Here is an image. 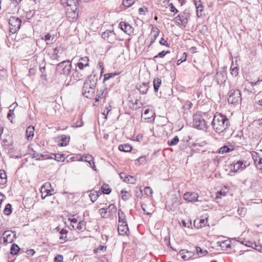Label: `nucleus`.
I'll return each mask as SVG.
<instances>
[{
	"mask_svg": "<svg viewBox=\"0 0 262 262\" xmlns=\"http://www.w3.org/2000/svg\"><path fill=\"white\" fill-rule=\"evenodd\" d=\"M211 126L216 133L224 135L229 128L230 122L226 116L216 114L211 122Z\"/></svg>",
	"mask_w": 262,
	"mask_h": 262,
	"instance_id": "1",
	"label": "nucleus"
},
{
	"mask_svg": "<svg viewBox=\"0 0 262 262\" xmlns=\"http://www.w3.org/2000/svg\"><path fill=\"white\" fill-rule=\"evenodd\" d=\"M72 64L69 60H64L59 63L56 67V71L60 74L69 75L71 71Z\"/></svg>",
	"mask_w": 262,
	"mask_h": 262,
	"instance_id": "2",
	"label": "nucleus"
},
{
	"mask_svg": "<svg viewBox=\"0 0 262 262\" xmlns=\"http://www.w3.org/2000/svg\"><path fill=\"white\" fill-rule=\"evenodd\" d=\"M193 125L194 127L200 130H205L207 128L206 122L201 114H196L193 115Z\"/></svg>",
	"mask_w": 262,
	"mask_h": 262,
	"instance_id": "3",
	"label": "nucleus"
},
{
	"mask_svg": "<svg viewBox=\"0 0 262 262\" xmlns=\"http://www.w3.org/2000/svg\"><path fill=\"white\" fill-rule=\"evenodd\" d=\"M242 101L241 94L239 90H231L228 93V102L229 103L237 104Z\"/></svg>",
	"mask_w": 262,
	"mask_h": 262,
	"instance_id": "4",
	"label": "nucleus"
},
{
	"mask_svg": "<svg viewBox=\"0 0 262 262\" xmlns=\"http://www.w3.org/2000/svg\"><path fill=\"white\" fill-rule=\"evenodd\" d=\"M10 31L12 33H15L21 27V20L15 16H11L9 21Z\"/></svg>",
	"mask_w": 262,
	"mask_h": 262,
	"instance_id": "5",
	"label": "nucleus"
},
{
	"mask_svg": "<svg viewBox=\"0 0 262 262\" xmlns=\"http://www.w3.org/2000/svg\"><path fill=\"white\" fill-rule=\"evenodd\" d=\"M101 37L111 43H114L117 40V36L114 31L107 30L102 33Z\"/></svg>",
	"mask_w": 262,
	"mask_h": 262,
	"instance_id": "6",
	"label": "nucleus"
},
{
	"mask_svg": "<svg viewBox=\"0 0 262 262\" xmlns=\"http://www.w3.org/2000/svg\"><path fill=\"white\" fill-rule=\"evenodd\" d=\"M16 238V233L15 232L10 230H7L3 232L1 239L3 240L4 243H11Z\"/></svg>",
	"mask_w": 262,
	"mask_h": 262,
	"instance_id": "7",
	"label": "nucleus"
},
{
	"mask_svg": "<svg viewBox=\"0 0 262 262\" xmlns=\"http://www.w3.org/2000/svg\"><path fill=\"white\" fill-rule=\"evenodd\" d=\"M88 83H84L82 88V95L87 98H91L94 94L95 89L92 88Z\"/></svg>",
	"mask_w": 262,
	"mask_h": 262,
	"instance_id": "8",
	"label": "nucleus"
},
{
	"mask_svg": "<svg viewBox=\"0 0 262 262\" xmlns=\"http://www.w3.org/2000/svg\"><path fill=\"white\" fill-rule=\"evenodd\" d=\"M78 9L67 8L66 15L68 20L71 22L76 21L78 16V12L77 11Z\"/></svg>",
	"mask_w": 262,
	"mask_h": 262,
	"instance_id": "9",
	"label": "nucleus"
},
{
	"mask_svg": "<svg viewBox=\"0 0 262 262\" xmlns=\"http://www.w3.org/2000/svg\"><path fill=\"white\" fill-rule=\"evenodd\" d=\"M199 195L195 192H188L184 193L183 195L184 199L188 202H195L198 201Z\"/></svg>",
	"mask_w": 262,
	"mask_h": 262,
	"instance_id": "10",
	"label": "nucleus"
},
{
	"mask_svg": "<svg viewBox=\"0 0 262 262\" xmlns=\"http://www.w3.org/2000/svg\"><path fill=\"white\" fill-rule=\"evenodd\" d=\"M87 75L85 70L76 69L73 73V77L76 80H79L83 79Z\"/></svg>",
	"mask_w": 262,
	"mask_h": 262,
	"instance_id": "11",
	"label": "nucleus"
},
{
	"mask_svg": "<svg viewBox=\"0 0 262 262\" xmlns=\"http://www.w3.org/2000/svg\"><path fill=\"white\" fill-rule=\"evenodd\" d=\"M119 26L121 29L127 34L130 35L133 33L134 29L128 24L124 21H121Z\"/></svg>",
	"mask_w": 262,
	"mask_h": 262,
	"instance_id": "12",
	"label": "nucleus"
},
{
	"mask_svg": "<svg viewBox=\"0 0 262 262\" xmlns=\"http://www.w3.org/2000/svg\"><path fill=\"white\" fill-rule=\"evenodd\" d=\"M33 158H35L36 160L40 161L47 159H52L53 157L47 154H39L36 151H33L31 154Z\"/></svg>",
	"mask_w": 262,
	"mask_h": 262,
	"instance_id": "13",
	"label": "nucleus"
},
{
	"mask_svg": "<svg viewBox=\"0 0 262 262\" xmlns=\"http://www.w3.org/2000/svg\"><path fill=\"white\" fill-rule=\"evenodd\" d=\"M196 9V15L200 17L204 15V6L200 0H193Z\"/></svg>",
	"mask_w": 262,
	"mask_h": 262,
	"instance_id": "14",
	"label": "nucleus"
},
{
	"mask_svg": "<svg viewBox=\"0 0 262 262\" xmlns=\"http://www.w3.org/2000/svg\"><path fill=\"white\" fill-rule=\"evenodd\" d=\"M61 2L63 4H66L65 6L66 9L69 7L75 9H78L79 4L77 0H62Z\"/></svg>",
	"mask_w": 262,
	"mask_h": 262,
	"instance_id": "15",
	"label": "nucleus"
},
{
	"mask_svg": "<svg viewBox=\"0 0 262 262\" xmlns=\"http://www.w3.org/2000/svg\"><path fill=\"white\" fill-rule=\"evenodd\" d=\"M179 254L181 257L185 260H188L192 257L194 254L192 251H188L186 249H182L179 251Z\"/></svg>",
	"mask_w": 262,
	"mask_h": 262,
	"instance_id": "16",
	"label": "nucleus"
},
{
	"mask_svg": "<svg viewBox=\"0 0 262 262\" xmlns=\"http://www.w3.org/2000/svg\"><path fill=\"white\" fill-rule=\"evenodd\" d=\"M246 167V166L244 164L242 161H238L233 164L232 167L231 168V170L233 172H236L239 169H244Z\"/></svg>",
	"mask_w": 262,
	"mask_h": 262,
	"instance_id": "17",
	"label": "nucleus"
},
{
	"mask_svg": "<svg viewBox=\"0 0 262 262\" xmlns=\"http://www.w3.org/2000/svg\"><path fill=\"white\" fill-rule=\"evenodd\" d=\"M136 88L139 90L141 94H145L149 89L148 83L143 82L142 84H138L136 85Z\"/></svg>",
	"mask_w": 262,
	"mask_h": 262,
	"instance_id": "18",
	"label": "nucleus"
},
{
	"mask_svg": "<svg viewBox=\"0 0 262 262\" xmlns=\"http://www.w3.org/2000/svg\"><path fill=\"white\" fill-rule=\"evenodd\" d=\"M118 231L119 234L122 235H127L129 231L127 224H120L118 225Z\"/></svg>",
	"mask_w": 262,
	"mask_h": 262,
	"instance_id": "19",
	"label": "nucleus"
},
{
	"mask_svg": "<svg viewBox=\"0 0 262 262\" xmlns=\"http://www.w3.org/2000/svg\"><path fill=\"white\" fill-rule=\"evenodd\" d=\"M160 33V30L156 27H152V30L150 33L151 38L150 45H152L156 40L157 37L158 36Z\"/></svg>",
	"mask_w": 262,
	"mask_h": 262,
	"instance_id": "20",
	"label": "nucleus"
},
{
	"mask_svg": "<svg viewBox=\"0 0 262 262\" xmlns=\"http://www.w3.org/2000/svg\"><path fill=\"white\" fill-rule=\"evenodd\" d=\"M97 81V78L95 75H90L88 77V79L84 82V83H88L89 85L92 88L95 89Z\"/></svg>",
	"mask_w": 262,
	"mask_h": 262,
	"instance_id": "21",
	"label": "nucleus"
},
{
	"mask_svg": "<svg viewBox=\"0 0 262 262\" xmlns=\"http://www.w3.org/2000/svg\"><path fill=\"white\" fill-rule=\"evenodd\" d=\"M43 39L46 42V44L48 45H51L56 41L55 35L50 33H48L45 35Z\"/></svg>",
	"mask_w": 262,
	"mask_h": 262,
	"instance_id": "22",
	"label": "nucleus"
},
{
	"mask_svg": "<svg viewBox=\"0 0 262 262\" xmlns=\"http://www.w3.org/2000/svg\"><path fill=\"white\" fill-rule=\"evenodd\" d=\"M207 223V218L206 219H198L194 221V225L197 228H201L205 227Z\"/></svg>",
	"mask_w": 262,
	"mask_h": 262,
	"instance_id": "23",
	"label": "nucleus"
},
{
	"mask_svg": "<svg viewBox=\"0 0 262 262\" xmlns=\"http://www.w3.org/2000/svg\"><path fill=\"white\" fill-rule=\"evenodd\" d=\"M61 143H59L58 145L60 146H65L67 145L70 141V136L65 135H62L60 137Z\"/></svg>",
	"mask_w": 262,
	"mask_h": 262,
	"instance_id": "24",
	"label": "nucleus"
},
{
	"mask_svg": "<svg viewBox=\"0 0 262 262\" xmlns=\"http://www.w3.org/2000/svg\"><path fill=\"white\" fill-rule=\"evenodd\" d=\"M107 215L108 217L113 216L117 212V208L115 205L110 204L107 207Z\"/></svg>",
	"mask_w": 262,
	"mask_h": 262,
	"instance_id": "25",
	"label": "nucleus"
},
{
	"mask_svg": "<svg viewBox=\"0 0 262 262\" xmlns=\"http://www.w3.org/2000/svg\"><path fill=\"white\" fill-rule=\"evenodd\" d=\"M119 223L120 224H127L125 213L121 209L118 210Z\"/></svg>",
	"mask_w": 262,
	"mask_h": 262,
	"instance_id": "26",
	"label": "nucleus"
},
{
	"mask_svg": "<svg viewBox=\"0 0 262 262\" xmlns=\"http://www.w3.org/2000/svg\"><path fill=\"white\" fill-rule=\"evenodd\" d=\"M34 128L33 126H29L26 129V134L28 140L32 139L34 136Z\"/></svg>",
	"mask_w": 262,
	"mask_h": 262,
	"instance_id": "27",
	"label": "nucleus"
},
{
	"mask_svg": "<svg viewBox=\"0 0 262 262\" xmlns=\"http://www.w3.org/2000/svg\"><path fill=\"white\" fill-rule=\"evenodd\" d=\"M76 229L79 231H84L86 229V222L84 220L79 221L76 227Z\"/></svg>",
	"mask_w": 262,
	"mask_h": 262,
	"instance_id": "28",
	"label": "nucleus"
},
{
	"mask_svg": "<svg viewBox=\"0 0 262 262\" xmlns=\"http://www.w3.org/2000/svg\"><path fill=\"white\" fill-rule=\"evenodd\" d=\"M118 149L121 151L129 152L131 151L132 147L129 144H125L120 145L118 147Z\"/></svg>",
	"mask_w": 262,
	"mask_h": 262,
	"instance_id": "29",
	"label": "nucleus"
},
{
	"mask_svg": "<svg viewBox=\"0 0 262 262\" xmlns=\"http://www.w3.org/2000/svg\"><path fill=\"white\" fill-rule=\"evenodd\" d=\"M161 84V80L159 78H156L154 79L153 85L154 88V91L155 92H157L159 90V88Z\"/></svg>",
	"mask_w": 262,
	"mask_h": 262,
	"instance_id": "30",
	"label": "nucleus"
},
{
	"mask_svg": "<svg viewBox=\"0 0 262 262\" xmlns=\"http://www.w3.org/2000/svg\"><path fill=\"white\" fill-rule=\"evenodd\" d=\"M195 249L197 254L200 257L205 256L208 253V251L206 250H203L200 247L196 246L195 247Z\"/></svg>",
	"mask_w": 262,
	"mask_h": 262,
	"instance_id": "31",
	"label": "nucleus"
},
{
	"mask_svg": "<svg viewBox=\"0 0 262 262\" xmlns=\"http://www.w3.org/2000/svg\"><path fill=\"white\" fill-rule=\"evenodd\" d=\"M84 162H92V163H93V166H92V168L93 170H96V166L95 165V163L94 162V158L93 157L91 156V155H84Z\"/></svg>",
	"mask_w": 262,
	"mask_h": 262,
	"instance_id": "32",
	"label": "nucleus"
},
{
	"mask_svg": "<svg viewBox=\"0 0 262 262\" xmlns=\"http://www.w3.org/2000/svg\"><path fill=\"white\" fill-rule=\"evenodd\" d=\"M7 182V176L4 170H0V184L4 185Z\"/></svg>",
	"mask_w": 262,
	"mask_h": 262,
	"instance_id": "33",
	"label": "nucleus"
},
{
	"mask_svg": "<svg viewBox=\"0 0 262 262\" xmlns=\"http://www.w3.org/2000/svg\"><path fill=\"white\" fill-rule=\"evenodd\" d=\"M20 249V248L17 245L13 244L11 247L10 253L13 255L17 254L19 251Z\"/></svg>",
	"mask_w": 262,
	"mask_h": 262,
	"instance_id": "34",
	"label": "nucleus"
},
{
	"mask_svg": "<svg viewBox=\"0 0 262 262\" xmlns=\"http://www.w3.org/2000/svg\"><path fill=\"white\" fill-rule=\"evenodd\" d=\"M68 231L66 229H62L60 230L59 233L61 234V236L59 237V239L60 240H63L64 242L67 241V234Z\"/></svg>",
	"mask_w": 262,
	"mask_h": 262,
	"instance_id": "35",
	"label": "nucleus"
},
{
	"mask_svg": "<svg viewBox=\"0 0 262 262\" xmlns=\"http://www.w3.org/2000/svg\"><path fill=\"white\" fill-rule=\"evenodd\" d=\"M102 192L106 194H108L111 192L112 189L108 184H103L101 187Z\"/></svg>",
	"mask_w": 262,
	"mask_h": 262,
	"instance_id": "36",
	"label": "nucleus"
},
{
	"mask_svg": "<svg viewBox=\"0 0 262 262\" xmlns=\"http://www.w3.org/2000/svg\"><path fill=\"white\" fill-rule=\"evenodd\" d=\"M99 195V193L96 191H94L93 192L91 191V193L89 194V196L92 202H95L98 199Z\"/></svg>",
	"mask_w": 262,
	"mask_h": 262,
	"instance_id": "37",
	"label": "nucleus"
},
{
	"mask_svg": "<svg viewBox=\"0 0 262 262\" xmlns=\"http://www.w3.org/2000/svg\"><path fill=\"white\" fill-rule=\"evenodd\" d=\"M11 205L7 204L5 207L4 213L6 215H9L12 213Z\"/></svg>",
	"mask_w": 262,
	"mask_h": 262,
	"instance_id": "38",
	"label": "nucleus"
},
{
	"mask_svg": "<svg viewBox=\"0 0 262 262\" xmlns=\"http://www.w3.org/2000/svg\"><path fill=\"white\" fill-rule=\"evenodd\" d=\"M54 159L58 162H63L65 160L64 155L60 154H55L54 155Z\"/></svg>",
	"mask_w": 262,
	"mask_h": 262,
	"instance_id": "39",
	"label": "nucleus"
},
{
	"mask_svg": "<svg viewBox=\"0 0 262 262\" xmlns=\"http://www.w3.org/2000/svg\"><path fill=\"white\" fill-rule=\"evenodd\" d=\"M99 212L101 215V217L103 218H107L108 217L107 215V208H101L99 210Z\"/></svg>",
	"mask_w": 262,
	"mask_h": 262,
	"instance_id": "40",
	"label": "nucleus"
},
{
	"mask_svg": "<svg viewBox=\"0 0 262 262\" xmlns=\"http://www.w3.org/2000/svg\"><path fill=\"white\" fill-rule=\"evenodd\" d=\"M232 150V149H230L228 146L225 145L219 149V152L220 154H224L225 153L228 152Z\"/></svg>",
	"mask_w": 262,
	"mask_h": 262,
	"instance_id": "41",
	"label": "nucleus"
},
{
	"mask_svg": "<svg viewBox=\"0 0 262 262\" xmlns=\"http://www.w3.org/2000/svg\"><path fill=\"white\" fill-rule=\"evenodd\" d=\"M179 141L178 136H175L171 140L168 141L167 144L169 146H174L177 144Z\"/></svg>",
	"mask_w": 262,
	"mask_h": 262,
	"instance_id": "42",
	"label": "nucleus"
},
{
	"mask_svg": "<svg viewBox=\"0 0 262 262\" xmlns=\"http://www.w3.org/2000/svg\"><path fill=\"white\" fill-rule=\"evenodd\" d=\"M178 15L179 16L180 19H181L182 24L184 26L186 25L188 23V19H187V16L185 15V14L181 13V14H179Z\"/></svg>",
	"mask_w": 262,
	"mask_h": 262,
	"instance_id": "43",
	"label": "nucleus"
},
{
	"mask_svg": "<svg viewBox=\"0 0 262 262\" xmlns=\"http://www.w3.org/2000/svg\"><path fill=\"white\" fill-rule=\"evenodd\" d=\"M220 246H221L222 248L224 250L228 249V248H230V242L228 240H226L225 241H223L220 244Z\"/></svg>",
	"mask_w": 262,
	"mask_h": 262,
	"instance_id": "44",
	"label": "nucleus"
},
{
	"mask_svg": "<svg viewBox=\"0 0 262 262\" xmlns=\"http://www.w3.org/2000/svg\"><path fill=\"white\" fill-rule=\"evenodd\" d=\"M89 64H87V63H83V62H78L76 64V69H80V70H85V68L89 67Z\"/></svg>",
	"mask_w": 262,
	"mask_h": 262,
	"instance_id": "45",
	"label": "nucleus"
},
{
	"mask_svg": "<svg viewBox=\"0 0 262 262\" xmlns=\"http://www.w3.org/2000/svg\"><path fill=\"white\" fill-rule=\"evenodd\" d=\"M118 74V73H111L105 74L104 75L103 82L106 81V80H108L110 78L114 77L115 76L117 75Z\"/></svg>",
	"mask_w": 262,
	"mask_h": 262,
	"instance_id": "46",
	"label": "nucleus"
},
{
	"mask_svg": "<svg viewBox=\"0 0 262 262\" xmlns=\"http://www.w3.org/2000/svg\"><path fill=\"white\" fill-rule=\"evenodd\" d=\"M231 74L233 76H236L238 74V69L236 67H233L230 68Z\"/></svg>",
	"mask_w": 262,
	"mask_h": 262,
	"instance_id": "47",
	"label": "nucleus"
},
{
	"mask_svg": "<svg viewBox=\"0 0 262 262\" xmlns=\"http://www.w3.org/2000/svg\"><path fill=\"white\" fill-rule=\"evenodd\" d=\"M134 3V1L133 0H124L123 2V5L126 7L131 6Z\"/></svg>",
	"mask_w": 262,
	"mask_h": 262,
	"instance_id": "48",
	"label": "nucleus"
},
{
	"mask_svg": "<svg viewBox=\"0 0 262 262\" xmlns=\"http://www.w3.org/2000/svg\"><path fill=\"white\" fill-rule=\"evenodd\" d=\"M121 193L122 194V199L123 200H127L129 198V194L127 191L122 190Z\"/></svg>",
	"mask_w": 262,
	"mask_h": 262,
	"instance_id": "49",
	"label": "nucleus"
},
{
	"mask_svg": "<svg viewBox=\"0 0 262 262\" xmlns=\"http://www.w3.org/2000/svg\"><path fill=\"white\" fill-rule=\"evenodd\" d=\"M14 115L13 110L12 108L9 109V112L7 114V118L11 120V122H12V118L13 116Z\"/></svg>",
	"mask_w": 262,
	"mask_h": 262,
	"instance_id": "50",
	"label": "nucleus"
},
{
	"mask_svg": "<svg viewBox=\"0 0 262 262\" xmlns=\"http://www.w3.org/2000/svg\"><path fill=\"white\" fill-rule=\"evenodd\" d=\"M144 192L147 196H151L152 193V190L149 187H145L144 188Z\"/></svg>",
	"mask_w": 262,
	"mask_h": 262,
	"instance_id": "51",
	"label": "nucleus"
},
{
	"mask_svg": "<svg viewBox=\"0 0 262 262\" xmlns=\"http://www.w3.org/2000/svg\"><path fill=\"white\" fill-rule=\"evenodd\" d=\"M187 146V142L185 141H181L179 147L181 150H184Z\"/></svg>",
	"mask_w": 262,
	"mask_h": 262,
	"instance_id": "52",
	"label": "nucleus"
},
{
	"mask_svg": "<svg viewBox=\"0 0 262 262\" xmlns=\"http://www.w3.org/2000/svg\"><path fill=\"white\" fill-rule=\"evenodd\" d=\"M63 256L60 254H57L54 258V262H62Z\"/></svg>",
	"mask_w": 262,
	"mask_h": 262,
	"instance_id": "53",
	"label": "nucleus"
},
{
	"mask_svg": "<svg viewBox=\"0 0 262 262\" xmlns=\"http://www.w3.org/2000/svg\"><path fill=\"white\" fill-rule=\"evenodd\" d=\"M182 224L184 227L188 228L191 225V223L189 220H187V221L182 220Z\"/></svg>",
	"mask_w": 262,
	"mask_h": 262,
	"instance_id": "54",
	"label": "nucleus"
},
{
	"mask_svg": "<svg viewBox=\"0 0 262 262\" xmlns=\"http://www.w3.org/2000/svg\"><path fill=\"white\" fill-rule=\"evenodd\" d=\"M119 176L120 179H121L124 182H127L129 180L128 179H126L127 174L124 172H121L119 174Z\"/></svg>",
	"mask_w": 262,
	"mask_h": 262,
	"instance_id": "55",
	"label": "nucleus"
},
{
	"mask_svg": "<svg viewBox=\"0 0 262 262\" xmlns=\"http://www.w3.org/2000/svg\"><path fill=\"white\" fill-rule=\"evenodd\" d=\"M245 242H246V243L244 244V242L242 241V242H241V243L243 244H244L245 245H246L248 247H252V248H253L254 244L255 243V242H251L250 241H246Z\"/></svg>",
	"mask_w": 262,
	"mask_h": 262,
	"instance_id": "56",
	"label": "nucleus"
},
{
	"mask_svg": "<svg viewBox=\"0 0 262 262\" xmlns=\"http://www.w3.org/2000/svg\"><path fill=\"white\" fill-rule=\"evenodd\" d=\"M166 54V52H165L164 51H163L162 52H159L158 55L155 56L154 58L155 59V58H159V57L162 58L164 56H165Z\"/></svg>",
	"mask_w": 262,
	"mask_h": 262,
	"instance_id": "57",
	"label": "nucleus"
},
{
	"mask_svg": "<svg viewBox=\"0 0 262 262\" xmlns=\"http://www.w3.org/2000/svg\"><path fill=\"white\" fill-rule=\"evenodd\" d=\"M137 161L140 164H142L143 163H145L146 162V157L145 156H142L139 158L137 159Z\"/></svg>",
	"mask_w": 262,
	"mask_h": 262,
	"instance_id": "58",
	"label": "nucleus"
},
{
	"mask_svg": "<svg viewBox=\"0 0 262 262\" xmlns=\"http://www.w3.org/2000/svg\"><path fill=\"white\" fill-rule=\"evenodd\" d=\"M169 6L171 12H174L175 14L178 12V10L174 7L172 3H170Z\"/></svg>",
	"mask_w": 262,
	"mask_h": 262,
	"instance_id": "59",
	"label": "nucleus"
},
{
	"mask_svg": "<svg viewBox=\"0 0 262 262\" xmlns=\"http://www.w3.org/2000/svg\"><path fill=\"white\" fill-rule=\"evenodd\" d=\"M89 59L88 57H84L81 58L80 60H79L78 62H83L85 63H87V64H89Z\"/></svg>",
	"mask_w": 262,
	"mask_h": 262,
	"instance_id": "60",
	"label": "nucleus"
},
{
	"mask_svg": "<svg viewBox=\"0 0 262 262\" xmlns=\"http://www.w3.org/2000/svg\"><path fill=\"white\" fill-rule=\"evenodd\" d=\"M174 21L179 25H183L182 23V22L181 21V19H180L179 15L177 16L174 18Z\"/></svg>",
	"mask_w": 262,
	"mask_h": 262,
	"instance_id": "61",
	"label": "nucleus"
},
{
	"mask_svg": "<svg viewBox=\"0 0 262 262\" xmlns=\"http://www.w3.org/2000/svg\"><path fill=\"white\" fill-rule=\"evenodd\" d=\"M106 247L104 246H99V247L97 249V252H99L100 251H104L106 250Z\"/></svg>",
	"mask_w": 262,
	"mask_h": 262,
	"instance_id": "62",
	"label": "nucleus"
},
{
	"mask_svg": "<svg viewBox=\"0 0 262 262\" xmlns=\"http://www.w3.org/2000/svg\"><path fill=\"white\" fill-rule=\"evenodd\" d=\"M254 249L258 251L261 252L262 251V246L259 245H257L256 243L254 244V245L253 246Z\"/></svg>",
	"mask_w": 262,
	"mask_h": 262,
	"instance_id": "63",
	"label": "nucleus"
},
{
	"mask_svg": "<svg viewBox=\"0 0 262 262\" xmlns=\"http://www.w3.org/2000/svg\"><path fill=\"white\" fill-rule=\"evenodd\" d=\"M160 43L163 46H166V47H169L168 44L167 43L166 40H165L163 38H162L160 40Z\"/></svg>",
	"mask_w": 262,
	"mask_h": 262,
	"instance_id": "64",
	"label": "nucleus"
}]
</instances>
